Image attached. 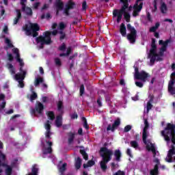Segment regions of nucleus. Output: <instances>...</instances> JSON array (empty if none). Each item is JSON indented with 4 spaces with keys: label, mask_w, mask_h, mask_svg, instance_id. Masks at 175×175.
Instances as JSON below:
<instances>
[{
    "label": "nucleus",
    "mask_w": 175,
    "mask_h": 175,
    "mask_svg": "<svg viewBox=\"0 0 175 175\" xmlns=\"http://www.w3.org/2000/svg\"><path fill=\"white\" fill-rule=\"evenodd\" d=\"M147 18L149 23H152V18H151V14H150V12L147 13Z\"/></svg>",
    "instance_id": "obj_62"
},
{
    "label": "nucleus",
    "mask_w": 175,
    "mask_h": 175,
    "mask_svg": "<svg viewBox=\"0 0 175 175\" xmlns=\"http://www.w3.org/2000/svg\"><path fill=\"white\" fill-rule=\"evenodd\" d=\"M146 149L148 151H151L152 152L154 159L157 158V154H159V152L157 151V148H155V145L152 143L150 144V146L149 144H147Z\"/></svg>",
    "instance_id": "obj_16"
},
{
    "label": "nucleus",
    "mask_w": 175,
    "mask_h": 175,
    "mask_svg": "<svg viewBox=\"0 0 175 175\" xmlns=\"http://www.w3.org/2000/svg\"><path fill=\"white\" fill-rule=\"evenodd\" d=\"M135 85L139 87V88H143L144 83H143L142 81H135Z\"/></svg>",
    "instance_id": "obj_51"
},
{
    "label": "nucleus",
    "mask_w": 175,
    "mask_h": 175,
    "mask_svg": "<svg viewBox=\"0 0 175 175\" xmlns=\"http://www.w3.org/2000/svg\"><path fill=\"white\" fill-rule=\"evenodd\" d=\"M80 167H81V158L77 157L75 161V169H77V170H79Z\"/></svg>",
    "instance_id": "obj_33"
},
{
    "label": "nucleus",
    "mask_w": 175,
    "mask_h": 175,
    "mask_svg": "<svg viewBox=\"0 0 175 175\" xmlns=\"http://www.w3.org/2000/svg\"><path fill=\"white\" fill-rule=\"evenodd\" d=\"M55 64L56 66H61V65H62L61 59H59L58 57L55 58Z\"/></svg>",
    "instance_id": "obj_45"
},
{
    "label": "nucleus",
    "mask_w": 175,
    "mask_h": 175,
    "mask_svg": "<svg viewBox=\"0 0 175 175\" xmlns=\"http://www.w3.org/2000/svg\"><path fill=\"white\" fill-rule=\"evenodd\" d=\"M174 144L173 145H171V148L168 150L167 152V158L165 159L166 162H168V163H172L173 162V156L175 155V146Z\"/></svg>",
    "instance_id": "obj_12"
},
{
    "label": "nucleus",
    "mask_w": 175,
    "mask_h": 175,
    "mask_svg": "<svg viewBox=\"0 0 175 175\" xmlns=\"http://www.w3.org/2000/svg\"><path fill=\"white\" fill-rule=\"evenodd\" d=\"M64 109V103L62 101L59 100L57 103V110L58 111H61Z\"/></svg>",
    "instance_id": "obj_42"
},
{
    "label": "nucleus",
    "mask_w": 175,
    "mask_h": 175,
    "mask_svg": "<svg viewBox=\"0 0 175 175\" xmlns=\"http://www.w3.org/2000/svg\"><path fill=\"white\" fill-rule=\"evenodd\" d=\"M85 92V88H84V85L81 84L79 89L80 96H83V95H84Z\"/></svg>",
    "instance_id": "obj_41"
},
{
    "label": "nucleus",
    "mask_w": 175,
    "mask_h": 175,
    "mask_svg": "<svg viewBox=\"0 0 175 175\" xmlns=\"http://www.w3.org/2000/svg\"><path fill=\"white\" fill-rule=\"evenodd\" d=\"M22 12H25L26 16H32L33 12H32V9L29 7H25V10H22Z\"/></svg>",
    "instance_id": "obj_31"
},
{
    "label": "nucleus",
    "mask_w": 175,
    "mask_h": 175,
    "mask_svg": "<svg viewBox=\"0 0 175 175\" xmlns=\"http://www.w3.org/2000/svg\"><path fill=\"white\" fill-rule=\"evenodd\" d=\"M159 166L158 165V164H156L154 167L153 170H150V175H158L159 174Z\"/></svg>",
    "instance_id": "obj_25"
},
{
    "label": "nucleus",
    "mask_w": 175,
    "mask_h": 175,
    "mask_svg": "<svg viewBox=\"0 0 175 175\" xmlns=\"http://www.w3.org/2000/svg\"><path fill=\"white\" fill-rule=\"evenodd\" d=\"M76 4L75 2L72 1L71 0L68 1V3L66 5V8L64 9V14L66 16H69V10H72V9H75V5Z\"/></svg>",
    "instance_id": "obj_13"
},
{
    "label": "nucleus",
    "mask_w": 175,
    "mask_h": 175,
    "mask_svg": "<svg viewBox=\"0 0 175 175\" xmlns=\"http://www.w3.org/2000/svg\"><path fill=\"white\" fill-rule=\"evenodd\" d=\"M94 165H95V161L93 160H90L88 161L87 164L85 163L83 164V167L84 169H87V167H91L94 166Z\"/></svg>",
    "instance_id": "obj_34"
},
{
    "label": "nucleus",
    "mask_w": 175,
    "mask_h": 175,
    "mask_svg": "<svg viewBox=\"0 0 175 175\" xmlns=\"http://www.w3.org/2000/svg\"><path fill=\"white\" fill-rule=\"evenodd\" d=\"M55 6L57 10L56 14H58L59 10H64V2H62V0H56L55 2Z\"/></svg>",
    "instance_id": "obj_17"
},
{
    "label": "nucleus",
    "mask_w": 175,
    "mask_h": 175,
    "mask_svg": "<svg viewBox=\"0 0 175 175\" xmlns=\"http://www.w3.org/2000/svg\"><path fill=\"white\" fill-rule=\"evenodd\" d=\"M72 51V47L69 46L67 48L66 53H60L59 57H69V55H70Z\"/></svg>",
    "instance_id": "obj_29"
},
{
    "label": "nucleus",
    "mask_w": 175,
    "mask_h": 175,
    "mask_svg": "<svg viewBox=\"0 0 175 175\" xmlns=\"http://www.w3.org/2000/svg\"><path fill=\"white\" fill-rule=\"evenodd\" d=\"M45 137L46 139H51V131H46Z\"/></svg>",
    "instance_id": "obj_56"
},
{
    "label": "nucleus",
    "mask_w": 175,
    "mask_h": 175,
    "mask_svg": "<svg viewBox=\"0 0 175 175\" xmlns=\"http://www.w3.org/2000/svg\"><path fill=\"white\" fill-rule=\"evenodd\" d=\"M66 166H68V164L66 163H64L60 167H59V172L60 173H64L65 170H66Z\"/></svg>",
    "instance_id": "obj_43"
},
{
    "label": "nucleus",
    "mask_w": 175,
    "mask_h": 175,
    "mask_svg": "<svg viewBox=\"0 0 175 175\" xmlns=\"http://www.w3.org/2000/svg\"><path fill=\"white\" fill-rule=\"evenodd\" d=\"M149 100L148 103H152L154 102V95L150 94L149 95Z\"/></svg>",
    "instance_id": "obj_59"
},
{
    "label": "nucleus",
    "mask_w": 175,
    "mask_h": 175,
    "mask_svg": "<svg viewBox=\"0 0 175 175\" xmlns=\"http://www.w3.org/2000/svg\"><path fill=\"white\" fill-rule=\"evenodd\" d=\"M50 120H46L45 123V129L46 131H51V124H50Z\"/></svg>",
    "instance_id": "obj_39"
},
{
    "label": "nucleus",
    "mask_w": 175,
    "mask_h": 175,
    "mask_svg": "<svg viewBox=\"0 0 175 175\" xmlns=\"http://www.w3.org/2000/svg\"><path fill=\"white\" fill-rule=\"evenodd\" d=\"M80 154L83 157L85 161H88V154L85 152V150H80Z\"/></svg>",
    "instance_id": "obj_36"
},
{
    "label": "nucleus",
    "mask_w": 175,
    "mask_h": 175,
    "mask_svg": "<svg viewBox=\"0 0 175 175\" xmlns=\"http://www.w3.org/2000/svg\"><path fill=\"white\" fill-rule=\"evenodd\" d=\"M18 87H20V88H24V87H25V84H24V80L18 81Z\"/></svg>",
    "instance_id": "obj_55"
},
{
    "label": "nucleus",
    "mask_w": 175,
    "mask_h": 175,
    "mask_svg": "<svg viewBox=\"0 0 175 175\" xmlns=\"http://www.w3.org/2000/svg\"><path fill=\"white\" fill-rule=\"evenodd\" d=\"M7 67L8 68L9 70H10V73L11 75H16V69L14 68V67L13 66L12 64L10 63H8L7 64Z\"/></svg>",
    "instance_id": "obj_28"
},
{
    "label": "nucleus",
    "mask_w": 175,
    "mask_h": 175,
    "mask_svg": "<svg viewBox=\"0 0 175 175\" xmlns=\"http://www.w3.org/2000/svg\"><path fill=\"white\" fill-rule=\"evenodd\" d=\"M43 81H44L43 78H42V77L36 78L35 83H34L35 87H38V85H39V84L43 83Z\"/></svg>",
    "instance_id": "obj_37"
},
{
    "label": "nucleus",
    "mask_w": 175,
    "mask_h": 175,
    "mask_svg": "<svg viewBox=\"0 0 175 175\" xmlns=\"http://www.w3.org/2000/svg\"><path fill=\"white\" fill-rule=\"evenodd\" d=\"M40 5V2H36L33 4V9L38 10L39 8V6Z\"/></svg>",
    "instance_id": "obj_63"
},
{
    "label": "nucleus",
    "mask_w": 175,
    "mask_h": 175,
    "mask_svg": "<svg viewBox=\"0 0 175 175\" xmlns=\"http://www.w3.org/2000/svg\"><path fill=\"white\" fill-rule=\"evenodd\" d=\"M44 110V105L42 104V103L37 101L36 104L35 109H31V114H36V111L38 114H43V111Z\"/></svg>",
    "instance_id": "obj_10"
},
{
    "label": "nucleus",
    "mask_w": 175,
    "mask_h": 175,
    "mask_svg": "<svg viewBox=\"0 0 175 175\" xmlns=\"http://www.w3.org/2000/svg\"><path fill=\"white\" fill-rule=\"evenodd\" d=\"M144 127L142 132V141L145 144H147V137H148V128H150V124H148V120L144 119Z\"/></svg>",
    "instance_id": "obj_9"
},
{
    "label": "nucleus",
    "mask_w": 175,
    "mask_h": 175,
    "mask_svg": "<svg viewBox=\"0 0 175 175\" xmlns=\"http://www.w3.org/2000/svg\"><path fill=\"white\" fill-rule=\"evenodd\" d=\"M59 33H60V37H59L60 40H64V39L66 38V34L63 31H59Z\"/></svg>",
    "instance_id": "obj_47"
},
{
    "label": "nucleus",
    "mask_w": 175,
    "mask_h": 175,
    "mask_svg": "<svg viewBox=\"0 0 175 175\" xmlns=\"http://www.w3.org/2000/svg\"><path fill=\"white\" fill-rule=\"evenodd\" d=\"M26 76H27V75H26L25 72H23V74L18 72V73L15 74L14 79L16 81H20L22 80H25Z\"/></svg>",
    "instance_id": "obj_19"
},
{
    "label": "nucleus",
    "mask_w": 175,
    "mask_h": 175,
    "mask_svg": "<svg viewBox=\"0 0 175 175\" xmlns=\"http://www.w3.org/2000/svg\"><path fill=\"white\" fill-rule=\"evenodd\" d=\"M25 2H27V0H21V5L22 6V10H25V7L27 6L25 5Z\"/></svg>",
    "instance_id": "obj_52"
},
{
    "label": "nucleus",
    "mask_w": 175,
    "mask_h": 175,
    "mask_svg": "<svg viewBox=\"0 0 175 175\" xmlns=\"http://www.w3.org/2000/svg\"><path fill=\"white\" fill-rule=\"evenodd\" d=\"M16 17L14 18V25H16L20 21V18H21V11L20 10H16Z\"/></svg>",
    "instance_id": "obj_24"
},
{
    "label": "nucleus",
    "mask_w": 175,
    "mask_h": 175,
    "mask_svg": "<svg viewBox=\"0 0 175 175\" xmlns=\"http://www.w3.org/2000/svg\"><path fill=\"white\" fill-rule=\"evenodd\" d=\"M126 27L128 31H129V33L126 35ZM126 27L125 26V23H121L120 26V32L122 36L125 38L126 36L127 40L131 44H135L136 43V38H137V30L135 29V27H133L131 23L127 24Z\"/></svg>",
    "instance_id": "obj_2"
},
{
    "label": "nucleus",
    "mask_w": 175,
    "mask_h": 175,
    "mask_svg": "<svg viewBox=\"0 0 175 175\" xmlns=\"http://www.w3.org/2000/svg\"><path fill=\"white\" fill-rule=\"evenodd\" d=\"M6 161V155L3 154L2 152L0 151V166H3V167H5V175H12L13 173V168L10 167V165L5 163Z\"/></svg>",
    "instance_id": "obj_6"
},
{
    "label": "nucleus",
    "mask_w": 175,
    "mask_h": 175,
    "mask_svg": "<svg viewBox=\"0 0 175 175\" xmlns=\"http://www.w3.org/2000/svg\"><path fill=\"white\" fill-rule=\"evenodd\" d=\"M161 135L163 136L164 140L169 143L171 142L172 144H175V125L172 123H167L166 127L161 131Z\"/></svg>",
    "instance_id": "obj_4"
},
{
    "label": "nucleus",
    "mask_w": 175,
    "mask_h": 175,
    "mask_svg": "<svg viewBox=\"0 0 175 175\" xmlns=\"http://www.w3.org/2000/svg\"><path fill=\"white\" fill-rule=\"evenodd\" d=\"M122 3H123L120 10H113V17H117L116 21L117 23H120L121 20H122V14H124V18L127 23L131 21V14L126 12V9L129 8V3H128V0H120Z\"/></svg>",
    "instance_id": "obj_3"
},
{
    "label": "nucleus",
    "mask_w": 175,
    "mask_h": 175,
    "mask_svg": "<svg viewBox=\"0 0 175 175\" xmlns=\"http://www.w3.org/2000/svg\"><path fill=\"white\" fill-rule=\"evenodd\" d=\"M66 27V25H65L64 22H61L59 24V28L60 31H64V29H65Z\"/></svg>",
    "instance_id": "obj_50"
},
{
    "label": "nucleus",
    "mask_w": 175,
    "mask_h": 175,
    "mask_svg": "<svg viewBox=\"0 0 175 175\" xmlns=\"http://www.w3.org/2000/svg\"><path fill=\"white\" fill-rule=\"evenodd\" d=\"M82 10H87V1H85L82 3Z\"/></svg>",
    "instance_id": "obj_60"
},
{
    "label": "nucleus",
    "mask_w": 175,
    "mask_h": 175,
    "mask_svg": "<svg viewBox=\"0 0 175 175\" xmlns=\"http://www.w3.org/2000/svg\"><path fill=\"white\" fill-rule=\"evenodd\" d=\"M135 79H136V77L139 76V74L140 73V72H139V68L135 67Z\"/></svg>",
    "instance_id": "obj_58"
},
{
    "label": "nucleus",
    "mask_w": 175,
    "mask_h": 175,
    "mask_svg": "<svg viewBox=\"0 0 175 175\" xmlns=\"http://www.w3.org/2000/svg\"><path fill=\"white\" fill-rule=\"evenodd\" d=\"M42 152L44 155H47V154H51L53 152V148L51 147L46 148L42 150Z\"/></svg>",
    "instance_id": "obj_35"
},
{
    "label": "nucleus",
    "mask_w": 175,
    "mask_h": 175,
    "mask_svg": "<svg viewBox=\"0 0 175 175\" xmlns=\"http://www.w3.org/2000/svg\"><path fill=\"white\" fill-rule=\"evenodd\" d=\"M172 69H175V64H172ZM175 83V72H172L170 75V80L168 83V92L170 93V95L175 94V88L173 87Z\"/></svg>",
    "instance_id": "obj_7"
},
{
    "label": "nucleus",
    "mask_w": 175,
    "mask_h": 175,
    "mask_svg": "<svg viewBox=\"0 0 175 175\" xmlns=\"http://www.w3.org/2000/svg\"><path fill=\"white\" fill-rule=\"evenodd\" d=\"M76 135V134H75V133H72L70 132L68 133V144H72V143H73L74 140H75V136Z\"/></svg>",
    "instance_id": "obj_26"
},
{
    "label": "nucleus",
    "mask_w": 175,
    "mask_h": 175,
    "mask_svg": "<svg viewBox=\"0 0 175 175\" xmlns=\"http://www.w3.org/2000/svg\"><path fill=\"white\" fill-rule=\"evenodd\" d=\"M148 77H151V75H150V74L146 72V71L142 70L141 72H139L138 75H137L135 79H136V80H141L144 83H146L147 81V79H148Z\"/></svg>",
    "instance_id": "obj_11"
},
{
    "label": "nucleus",
    "mask_w": 175,
    "mask_h": 175,
    "mask_svg": "<svg viewBox=\"0 0 175 175\" xmlns=\"http://www.w3.org/2000/svg\"><path fill=\"white\" fill-rule=\"evenodd\" d=\"M100 157L103 158L102 161H100V167L102 172H106L107 170V163L111 161L113 155H114V161L116 162H121V157L122 153L121 150L117 149L113 152V150L109 149L107 147H102L99 150Z\"/></svg>",
    "instance_id": "obj_1"
},
{
    "label": "nucleus",
    "mask_w": 175,
    "mask_h": 175,
    "mask_svg": "<svg viewBox=\"0 0 175 175\" xmlns=\"http://www.w3.org/2000/svg\"><path fill=\"white\" fill-rule=\"evenodd\" d=\"M160 10H161V12L163 13V14H165V13L167 12V5H166V3L165 2L161 3Z\"/></svg>",
    "instance_id": "obj_30"
},
{
    "label": "nucleus",
    "mask_w": 175,
    "mask_h": 175,
    "mask_svg": "<svg viewBox=\"0 0 175 175\" xmlns=\"http://www.w3.org/2000/svg\"><path fill=\"white\" fill-rule=\"evenodd\" d=\"M130 144L131 147H133V148H135V150H137V148H139V143H137V142L136 141H131L130 142Z\"/></svg>",
    "instance_id": "obj_38"
},
{
    "label": "nucleus",
    "mask_w": 175,
    "mask_h": 175,
    "mask_svg": "<svg viewBox=\"0 0 175 175\" xmlns=\"http://www.w3.org/2000/svg\"><path fill=\"white\" fill-rule=\"evenodd\" d=\"M120 124H121V120H120V118H118L114 121L112 126L111 124H109L107 126V131H111V132H114V130L116 129V128L120 126Z\"/></svg>",
    "instance_id": "obj_15"
},
{
    "label": "nucleus",
    "mask_w": 175,
    "mask_h": 175,
    "mask_svg": "<svg viewBox=\"0 0 175 175\" xmlns=\"http://www.w3.org/2000/svg\"><path fill=\"white\" fill-rule=\"evenodd\" d=\"M55 124L57 128H61V126H62V115H58L56 117Z\"/></svg>",
    "instance_id": "obj_22"
},
{
    "label": "nucleus",
    "mask_w": 175,
    "mask_h": 175,
    "mask_svg": "<svg viewBox=\"0 0 175 175\" xmlns=\"http://www.w3.org/2000/svg\"><path fill=\"white\" fill-rule=\"evenodd\" d=\"M170 43V40H166L165 41H163V40H160L159 41V44L161 46L162 51H166V49H167V44Z\"/></svg>",
    "instance_id": "obj_18"
},
{
    "label": "nucleus",
    "mask_w": 175,
    "mask_h": 175,
    "mask_svg": "<svg viewBox=\"0 0 175 175\" xmlns=\"http://www.w3.org/2000/svg\"><path fill=\"white\" fill-rule=\"evenodd\" d=\"M160 25L161 24L159 23V22H157L154 26H152L149 29V32H157V29L159 28Z\"/></svg>",
    "instance_id": "obj_32"
},
{
    "label": "nucleus",
    "mask_w": 175,
    "mask_h": 175,
    "mask_svg": "<svg viewBox=\"0 0 175 175\" xmlns=\"http://www.w3.org/2000/svg\"><path fill=\"white\" fill-rule=\"evenodd\" d=\"M17 162H18V159H15L13 161L11 162V165H10L12 169L13 167H17Z\"/></svg>",
    "instance_id": "obj_46"
},
{
    "label": "nucleus",
    "mask_w": 175,
    "mask_h": 175,
    "mask_svg": "<svg viewBox=\"0 0 175 175\" xmlns=\"http://www.w3.org/2000/svg\"><path fill=\"white\" fill-rule=\"evenodd\" d=\"M38 98V94L35 92H32V94L30 96V100L31 102H33V100H36V99Z\"/></svg>",
    "instance_id": "obj_40"
},
{
    "label": "nucleus",
    "mask_w": 175,
    "mask_h": 175,
    "mask_svg": "<svg viewBox=\"0 0 175 175\" xmlns=\"http://www.w3.org/2000/svg\"><path fill=\"white\" fill-rule=\"evenodd\" d=\"M8 61L10 62H13V59H14V57H13V55L12 53H8Z\"/></svg>",
    "instance_id": "obj_57"
},
{
    "label": "nucleus",
    "mask_w": 175,
    "mask_h": 175,
    "mask_svg": "<svg viewBox=\"0 0 175 175\" xmlns=\"http://www.w3.org/2000/svg\"><path fill=\"white\" fill-rule=\"evenodd\" d=\"M82 121H83V126L86 129H90V126H88V123L87 122V118H85V117H83L82 118Z\"/></svg>",
    "instance_id": "obj_44"
},
{
    "label": "nucleus",
    "mask_w": 175,
    "mask_h": 175,
    "mask_svg": "<svg viewBox=\"0 0 175 175\" xmlns=\"http://www.w3.org/2000/svg\"><path fill=\"white\" fill-rule=\"evenodd\" d=\"M36 42L37 43H40V49H43L44 44H51L53 41L51 40V32L46 31L44 33V36H40L36 38Z\"/></svg>",
    "instance_id": "obj_5"
},
{
    "label": "nucleus",
    "mask_w": 175,
    "mask_h": 175,
    "mask_svg": "<svg viewBox=\"0 0 175 175\" xmlns=\"http://www.w3.org/2000/svg\"><path fill=\"white\" fill-rule=\"evenodd\" d=\"M58 50H59V51H65L66 50V44L63 42L62 45L59 46Z\"/></svg>",
    "instance_id": "obj_48"
},
{
    "label": "nucleus",
    "mask_w": 175,
    "mask_h": 175,
    "mask_svg": "<svg viewBox=\"0 0 175 175\" xmlns=\"http://www.w3.org/2000/svg\"><path fill=\"white\" fill-rule=\"evenodd\" d=\"M24 31L27 33V35H32V31H40V27L38 23H30V25H25L23 27Z\"/></svg>",
    "instance_id": "obj_8"
},
{
    "label": "nucleus",
    "mask_w": 175,
    "mask_h": 175,
    "mask_svg": "<svg viewBox=\"0 0 175 175\" xmlns=\"http://www.w3.org/2000/svg\"><path fill=\"white\" fill-rule=\"evenodd\" d=\"M132 129V126L131 125H126L124 129V132L127 133L129 132Z\"/></svg>",
    "instance_id": "obj_54"
},
{
    "label": "nucleus",
    "mask_w": 175,
    "mask_h": 175,
    "mask_svg": "<svg viewBox=\"0 0 175 175\" xmlns=\"http://www.w3.org/2000/svg\"><path fill=\"white\" fill-rule=\"evenodd\" d=\"M71 120H75L79 118V115H77V112L75 111L72 115H70Z\"/></svg>",
    "instance_id": "obj_53"
},
{
    "label": "nucleus",
    "mask_w": 175,
    "mask_h": 175,
    "mask_svg": "<svg viewBox=\"0 0 175 175\" xmlns=\"http://www.w3.org/2000/svg\"><path fill=\"white\" fill-rule=\"evenodd\" d=\"M126 154L129 155V157H130V158H133V155H132V152L129 148H127Z\"/></svg>",
    "instance_id": "obj_61"
},
{
    "label": "nucleus",
    "mask_w": 175,
    "mask_h": 175,
    "mask_svg": "<svg viewBox=\"0 0 175 175\" xmlns=\"http://www.w3.org/2000/svg\"><path fill=\"white\" fill-rule=\"evenodd\" d=\"M157 57H159V55H158L157 53H154V54H148V58H150V64H152V65L155 64V61H157Z\"/></svg>",
    "instance_id": "obj_23"
},
{
    "label": "nucleus",
    "mask_w": 175,
    "mask_h": 175,
    "mask_svg": "<svg viewBox=\"0 0 175 175\" xmlns=\"http://www.w3.org/2000/svg\"><path fill=\"white\" fill-rule=\"evenodd\" d=\"M157 40L155 38H152V42L150 45L151 48L149 53L155 54V53H157V44H155Z\"/></svg>",
    "instance_id": "obj_20"
},
{
    "label": "nucleus",
    "mask_w": 175,
    "mask_h": 175,
    "mask_svg": "<svg viewBox=\"0 0 175 175\" xmlns=\"http://www.w3.org/2000/svg\"><path fill=\"white\" fill-rule=\"evenodd\" d=\"M5 96L3 94H0V111L1 109L6 107V101H5Z\"/></svg>",
    "instance_id": "obj_21"
},
{
    "label": "nucleus",
    "mask_w": 175,
    "mask_h": 175,
    "mask_svg": "<svg viewBox=\"0 0 175 175\" xmlns=\"http://www.w3.org/2000/svg\"><path fill=\"white\" fill-rule=\"evenodd\" d=\"M114 175H125V172L124 171L118 170Z\"/></svg>",
    "instance_id": "obj_64"
},
{
    "label": "nucleus",
    "mask_w": 175,
    "mask_h": 175,
    "mask_svg": "<svg viewBox=\"0 0 175 175\" xmlns=\"http://www.w3.org/2000/svg\"><path fill=\"white\" fill-rule=\"evenodd\" d=\"M152 103H147L146 104V110H147V113H150V111L152 109V104H151Z\"/></svg>",
    "instance_id": "obj_49"
},
{
    "label": "nucleus",
    "mask_w": 175,
    "mask_h": 175,
    "mask_svg": "<svg viewBox=\"0 0 175 175\" xmlns=\"http://www.w3.org/2000/svg\"><path fill=\"white\" fill-rule=\"evenodd\" d=\"M46 116H47L49 120H51V121H54V120H55V114L54 113V111H47Z\"/></svg>",
    "instance_id": "obj_27"
},
{
    "label": "nucleus",
    "mask_w": 175,
    "mask_h": 175,
    "mask_svg": "<svg viewBox=\"0 0 175 175\" xmlns=\"http://www.w3.org/2000/svg\"><path fill=\"white\" fill-rule=\"evenodd\" d=\"M133 9V17H137L140 12H142V9H143V3H140L139 5L135 4Z\"/></svg>",
    "instance_id": "obj_14"
}]
</instances>
